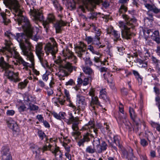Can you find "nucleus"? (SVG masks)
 I'll return each instance as SVG.
<instances>
[{
    "label": "nucleus",
    "mask_w": 160,
    "mask_h": 160,
    "mask_svg": "<svg viewBox=\"0 0 160 160\" xmlns=\"http://www.w3.org/2000/svg\"><path fill=\"white\" fill-rule=\"evenodd\" d=\"M34 28L32 27V30L31 35L28 33L25 34L23 33H17L15 36L9 31H7L5 33V35L10 39L15 38L19 43V45L22 52L24 55L27 57V58L30 60L32 66L34 65V56L32 49V45L29 41V38H31L35 41H37L38 37L33 35Z\"/></svg>",
    "instance_id": "f257e3e1"
},
{
    "label": "nucleus",
    "mask_w": 160,
    "mask_h": 160,
    "mask_svg": "<svg viewBox=\"0 0 160 160\" xmlns=\"http://www.w3.org/2000/svg\"><path fill=\"white\" fill-rule=\"evenodd\" d=\"M118 13L126 22L124 23L122 22H119L118 25L121 29L122 37L126 39H130L132 34L131 29H133L136 24L137 19L134 18H130L127 15L124 14L128 10V4H121Z\"/></svg>",
    "instance_id": "f03ea898"
},
{
    "label": "nucleus",
    "mask_w": 160,
    "mask_h": 160,
    "mask_svg": "<svg viewBox=\"0 0 160 160\" xmlns=\"http://www.w3.org/2000/svg\"><path fill=\"white\" fill-rule=\"evenodd\" d=\"M7 3L11 6L13 10V13L17 16L18 23L21 25L25 33L31 35L33 27L29 20L26 17L22 15V11L20 9V6L17 0H6Z\"/></svg>",
    "instance_id": "7ed1b4c3"
},
{
    "label": "nucleus",
    "mask_w": 160,
    "mask_h": 160,
    "mask_svg": "<svg viewBox=\"0 0 160 160\" xmlns=\"http://www.w3.org/2000/svg\"><path fill=\"white\" fill-rule=\"evenodd\" d=\"M102 3L103 7L105 8L108 7L109 2L105 1L102 2V0H84L82 4L79 6V8L83 12H88L87 17L92 19L96 18L98 13L94 10L96 4H99Z\"/></svg>",
    "instance_id": "20e7f679"
},
{
    "label": "nucleus",
    "mask_w": 160,
    "mask_h": 160,
    "mask_svg": "<svg viewBox=\"0 0 160 160\" xmlns=\"http://www.w3.org/2000/svg\"><path fill=\"white\" fill-rule=\"evenodd\" d=\"M83 128L85 129L89 130L84 132L82 135V138L80 139L78 142V145L79 146L84 147L85 142L88 143L90 141L91 139L94 138V139L98 136V129L95 128L93 122L92 121H90L86 124Z\"/></svg>",
    "instance_id": "39448f33"
},
{
    "label": "nucleus",
    "mask_w": 160,
    "mask_h": 160,
    "mask_svg": "<svg viewBox=\"0 0 160 160\" xmlns=\"http://www.w3.org/2000/svg\"><path fill=\"white\" fill-rule=\"evenodd\" d=\"M32 13L36 20L42 21V25L44 28L47 33H48L49 31L50 23H53L55 20L53 15L51 13L48 14L46 20H44L42 10L34 9L33 11H32Z\"/></svg>",
    "instance_id": "423d86ee"
},
{
    "label": "nucleus",
    "mask_w": 160,
    "mask_h": 160,
    "mask_svg": "<svg viewBox=\"0 0 160 160\" xmlns=\"http://www.w3.org/2000/svg\"><path fill=\"white\" fill-rule=\"evenodd\" d=\"M51 114L55 118L58 119H64V121L68 125H69L72 124V128L74 131H76L78 129L79 119L77 117H74L71 113L69 112V117L68 119L65 118V116H66V114L63 112H60L59 113H57L53 111L51 112Z\"/></svg>",
    "instance_id": "0eeeda50"
},
{
    "label": "nucleus",
    "mask_w": 160,
    "mask_h": 160,
    "mask_svg": "<svg viewBox=\"0 0 160 160\" xmlns=\"http://www.w3.org/2000/svg\"><path fill=\"white\" fill-rule=\"evenodd\" d=\"M10 67V65L4 60L3 57H2L0 58V67L5 71L6 76L8 78L14 82H19L21 79L19 78L18 73H15L8 70Z\"/></svg>",
    "instance_id": "6e6552de"
},
{
    "label": "nucleus",
    "mask_w": 160,
    "mask_h": 160,
    "mask_svg": "<svg viewBox=\"0 0 160 160\" xmlns=\"http://www.w3.org/2000/svg\"><path fill=\"white\" fill-rule=\"evenodd\" d=\"M86 45L82 43L79 46H77L76 47L75 51L78 56L84 60L86 64L91 66L92 65V62L91 61L90 58L86 56L88 53L86 52Z\"/></svg>",
    "instance_id": "1a4fd4ad"
},
{
    "label": "nucleus",
    "mask_w": 160,
    "mask_h": 160,
    "mask_svg": "<svg viewBox=\"0 0 160 160\" xmlns=\"http://www.w3.org/2000/svg\"><path fill=\"white\" fill-rule=\"evenodd\" d=\"M67 63L64 66H61V69L58 73V76L60 80H64L65 77L67 76L68 73L67 71L71 73L73 70H76V68L72 66L71 64L69 61H66Z\"/></svg>",
    "instance_id": "9d476101"
},
{
    "label": "nucleus",
    "mask_w": 160,
    "mask_h": 160,
    "mask_svg": "<svg viewBox=\"0 0 160 160\" xmlns=\"http://www.w3.org/2000/svg\"><path fill=\"white\" fill-rule=\"evenodd\" d=\"M80 93L77 94V97L78 102V105L77 107H76L72 103H70L69 106L72 107L75 111H78L77 113H80V111L83 110L87 105V103L85 101V98L80 95Z\"/></svg>",
    "instance_id": "9b49d317"
},
{
    "label": "nucleus",
    "mask_w": 160,
    "mask_h": 160,
    "mask_svg": "<svg viewBox=\"0 0 160 160\" xmlns=\"http://www.w3.org/2000/svg\"><path fill=\"white\" fill-rule=\"evenodd\" d=\"M52 44L48 43L45 45L44 50L48 55L50 53L54 56L58 51L57 44L54 38L52 39Z\"/></svg>",
    "instance_id": "f8f14e48"
},
{
    "label": "nucleus",
    "mask_w": 160,
    "mask_h": 160,
    "mask_svg": "<svg viewBox=\"0 0 160 160\" xmlns=\"http://www.w3.org/2000/svg\"><path fill=\"white\" fill-rule=\"evenodd\" d=\"M100 140L99 139L95 138L93 140V145L96 143L97 147V153H101L106 150L107 148L108 145L106 142L102 141L100 144Z\"/></svg>",
    "instance_id": "ddd939ff"
},
{
    "label": "nucleus",
    "mask_w": 160,
    "mask_h": 160,
    "mask_svg": "<svg viewBox=\"0 0 160 160\" xmlns=\"http://www.w3.org/2000/svg\"><path fill=\"white\" fill-rule=\"evenodd\" d=\"M63 56L64 57L63 59L65 61L68 59L70 61H73L74 63L77 62L76 57L74 56L72 51L68 49L63 50L62 52Z\"/></svg>",
    "instance_id": "4468645a"
},
{
    "label": "nucleus",
    "mask_w": 160,
    "mask_h": 160,
    "mask_svg": "<svg viewBox=\"0 0 160 160\" xmlns=\"http://www.w3.org/2000/svg\"><path fill=\"white\" fill-rule=\"evenodd\" d=\"M2 160H12V157L8 147L4 146L1 151Z\"/></svg>",
    "instance_id": "2eb2a0df"
},
{
    "label": "nucleus",
    "mask_w": 160,
    "mask_h": 160,
    "mask_svg": "<svg viewBox=\"0 0 160 160\" xmlns=\"http://www.w3.org/2000/svg\"><path fill=\"white\" fill-rule=\"evenodd\" d=\"M99 106L102 107L100 104L98 97H92L90 103V108L92 112H96V108H98Z\"/></svg>",
    "instance_id": "dca6fc26"
},
{
    "label": "nucleus",
    "mask_w": 160,
    "mask_h": 160,
    "mask_svg": "<svg viewBox=\"0 0 160 160\" xmlns=\"http://www.w3.org/2000/svg\"><path fill=\"white\" fill-rule=\"evenodd\" d=\"M129 112L131 119L134 122L133 127V130L137 132L139 130L138 127V123L136 121L138 119L137 115L135 113L133 108L131 107L129 108Z\"/></svg>",
    "instance_id": "f3484780"
},
{
    "label": "nucleus",
    "mask_w": 160,
    "mask_h": 160,
    "mask_svg": "<svg viewBox=\"0 0 160 160\" xmlns=\"http://www.w3.org/2000/svg\"><path fill=\"white\" fill-rule=\"evenodd\" d=\"M44 152V151L50 150L54 154L55 156L56 157L62 153L59 150L58 147H53L52 148V146L49 145L48 146L45 145L42 148H40Z\"/></svg>",
    "instance_id": "a211bd4d"
},
{
    "label": "nucleus",
    "mask_w": 160,
    "mask_h": 160,
    "mask_svg": "<svg viewBox=\"0 0 160 160\" xmlns=\"http://www.w3.org/2000/svg\"><path fill=\"white\" fill-rule=\"evenodd\" d=\"M12 56L16 59V61L17 62L15 63L14 64L17 65L18 63L20 64H22L24 66L27 67L28 66L29 63L25 62L22 58L20 56L19 53L16 51H14V53L12 55Z\"/></svg>",
    "instance_id": "6ab92c4d"
},
{
    "label": "nucleus",
    "mask_w": 160,
    "mask_h": 160,
    "mask_svg": "<svg viewBox=\"0 0 160 160\" xmlns=\"http://www.w3.org/2000/svg\"><path fill=\"white\" fill-rule=\"evenodd\" d=\"M122 157L123 158L128 159L129 160H138L137 158L133 155L132 152V150H129L128 152L126 150L123 151L122 152Z\"/></svg>",
    "instance_id": "aec40b11"
},
{
    "label": "nucleus",
    "mask_w": 160,
    "mask_h": 160,
    "mask_svg": "<svg viewBox=\"0 0 160 160\" xmlns=\"http://www.w3.org/2000/svg\"><path fill=\"white\" fill-rule=\"evenodd\" d=\"M8 126L13 131L16 132H18L19 129L18 126L16 122L14 121L10 120L7 121Z\"/></svg>",
    "instance_id": "412c9836"
},
{
    "label": "nucleus",
    "mask_w": 160,
    "mask_h": 160,
    "mask_svg": "<svg viewBox=\"0 0 160 160\" xmlns=\"http://www.w3.org/2000/svg\"><path fill=\"white\" fill-rule=\"evenodd\" d=\"M67 23L60 19L55 24V28L56 33H59L61 31L62 27L66 26Z\"/></svg>",
    "instance_id": "4be33fe9"
},
{
    "label": "nucleus",
    "mask_w": 160,
    "mask_h": 160,
    "mask_svg": "<svg viewBox=\"0 0 160 160\" xmlns=\"http://www.w3.org/2000/svg\"><path fill=\"white\" fill-rule=\"evenodd\" d=\"M145 7L148 11L152 12L155 14L158 13V9L154 5L145 3L144 4Z\"/></svg>",
    "instance_id": "5701e85b"
},
{
    "label": "nucleus",
    "mask_w": 160,
    "mask_h": 160,
    "mask_svg": "<svg viewBox=\"0 0 160 160\" xmlns=\"http://www.w3.org/2000/svg\"><path fill=\"white\" fill-rule=\"evenodd\" d=\"M12 44L10 42H7L6 43V46L4 47L5 49L9 53V54L8 55V57H9L12 56L14 51H16V50L11 48L10 46Z\"/></svg>",
    "instance_id": "b1692460"
},
{
    "label": "nucleus",
    "mask_w": 160,
    "mask_h": 160,
    "mask_svg": "<svg viewBox=\"0 0 160 160\" xmlns=\"http://www.w3.org/2000/svg\"><path fill=\"white\" fill-rule=\"evenodd\" d=\"M36 52L38 57L43 56L44 53L42 51V46L40 44H38L36 46Z\"/></svg>",
    "instance_id": "393cba45"
},
{
    "label": "nucleus",
    "mask_w": 160,
    "mask_h": 160,
    "mask_svg": "<svg viewBox=\"0 0 160 160\" xmlns=\"http://www.w3.org/2000/svg\"><path fill=\"white\" fill-rule=\"evenodd\" d=\"M83 71L86 74L90 76L91 79H92L94 78V73L92 69L88 67H85L83 68Z\"/></svg>",
    "instance_id": "a878e982"
},
{
    "label": "nucleus",
    "mask_w": 160,
    "mask_h": 160,
    "mask_svg": "<svg viewBox=\"0 0 160 160\" xmlns=\"http://www.w3.org/2000/svg\"><path fill=\"white\" fill-rule=\"evenodd\" d=\"M100 38L97 36H95L93 39L92 44L97 46L99 48H103L105 45H100L101 43L100 42Z\"/></svg>",
    "instance_id": "bb28decb"
},
{
    "label": "nucleus",
    "mask_w": 160,
    "mask_h": 160,
    "mask_svg": "<svg viewBox=\"0 0 160 160\" xmlns=\"http://www.w3.org/2000/svg\"><path fill=\"white\" fill-rule=\"evenodd\" d=\"M90 26L91 28H92L94 31V32L95 33V36L99 37L101 33L100 29L97 27L93 23L91 24Z\"/></svg>",
    "instance_id": "cd10ccee"
},
{
    "label": "nucleus",
    "mask_w": 160,
    "mask_h": 160,
    "mask_svg": "<svg viewBox=\"0 0 160 160\" xmlns=\"http://www.w3.org/2000/svg\"><path fill=\"white\" fill-rule=\"evenodd\" d=\"M94 145L93 146H88L86 149V152L87 153L93 154L95 152H97V147H96V149L95 148Z\"/></svg>",
    "instance_id": "c85d7f7f"
},
{
    "label": "nucleus",
    "mask_w": 160,
    "mask_h": 160,
    "mask_svg": "<svg viewBox=\"0 0 160 160\" xmlns=\"http://www.w3.org/2000/svg\"><path fill=\"white\" fill-rule=\"evenodd\" d=\"M43 57V56H40L38 57L40 62L44 68H49V67L48 64V62L46 60L44 59Z\"/></svg>",
    "instance_id": "c756f323"
},
{
    "label": "nucleus",
    "mask_w": 160,
    "mask_h": 160,
    "mask_svg": "<svg viewBox=\"0 0 160 160\" xmlns=\"http://www.w3.org/2000/svg\"><path fill=\"white\" fill-rule=\"evenodd\" d=\"M135 62L139 64V67H140L144 68L147 67V62H145L140 59L137 58Z\"/></svg>",
    "instance_id": "7c9ffc66"
},
{
    "label": "nucleus",
    "mask_w": 160,
    "mask_h": 160,
    "mask_svg": "<svg viewBox=\"0 0 160 160\" xmlns=\"http://www.w3.org/2000/svg\"><path fill=\"white\" fill-rule=\"evenodd\" d=\"M77 82L78 84L74 88L79 93H82L81 90L79 88V87L82 83L83 84V80L81 78H78V79Z\"/></svg>",
    "instance_id": "2f4dec72"
},
{
    "label": "nucleus",
    "mask_w": 160,
    "mask_h": 160,
    "mask_svg": "<svg viewBox=\"0 0 160 160\" xmlns=\"http://www.w3.org/2000/svg\"><path fill=\"white\" fill-rule=\"evenodd\" d=\"M28 82V81L27 80H25L23 82H19L18 85V88L21 89L24 88L27 86Z\"/></svg>",
    "instance_id": "473e14b6"
},
{
    "label": "nucleus",
    "mask_w": 160,
    "mask_h": 160,
    "mask_svg": "<svg viewBox=\"0 0 160 160\" xmlns=\"http://www.w3.org/2000/svg\"><path fill=\"white\" fill-rule=\"evenodd\" d=\"M108 33L113 35L117 40H118L120 37V34L118 33V31L114 30H112L111 32H109L108 31Z\"/></svg>",
    "instance_id": "72a5a7b5"
},
{
    "label": "nucleus",
    "mask_w": 160,
    "mask_h": 160,
    "mask_svg": "<svg viewBox=\"0 0 160 160\" xmlns=\"http://www.w3.org/2000/svg\"><path fill=\"white\" fill-rule=\"evenodd\" d=\"M38 134L41 140H43L44 138H46V141L47 142L48 140L46 135L45 133L42 130H39L38 132Z\"/></svg>",
    "instance_id": "f704fd0d"
},
{
    "label": "nucleus",
    "mask_w": 160,
    "mask_h": 160,
    "mask_svg": "<svg viewBox=\"0 0 160 160\" xmlns=\"http://www.w3.org/2000/svg\"><path fill=\"white\" fill-rule=\"evenodd\" d=\"M6 14L3 12L0 13V15L3 19V22L5 24H7L9 22V20L6 18Z\"/></svg>",
    "instance_id": "c9c22d12"
},
{
    "label": "nucleus",
    "mask_w": 160,
    "mask_h": 160,
    "mask_svg": "<svg viewBox=\"0 0 160 160\" xmlns=\"http://www.w3.org/2000/svg\"><path fill=\"white\" fill-rule=\"evenodd\" d=\"M155 85L153 88V90L157 96H158L160 94V89L157 87L160 86V84L158 82H155L154 83Z\"/></svg>",
    "instance_id": "e433bc0d"
},
{
    "label": "nucleus",
    "mask_w": 160,
    "mask_h": 160,
    "mask_svg": "<svg viewBox=\"0 0 160 160\" xmlns=\"http://www.w3.org/2000/svg\"><path fill=\"white\" fill-rule=\"evenodd\" d=\"M57 101L55 102V103H56L58 107V104L59 103L62 105H64L65 103V100L64 99V97L62 98H57Z\"/></svg>",
    "instance_id": "4c0bfd02"
},
{
    "label": "nucleus",
    "mask_w": 160,
    "mask_h": 160,
    "mask_svg": "<svg viewBox=\"0 0 160 160\" xmlns=\"http://www.w3.org/2000/svg\"><path fill=\"white\" fill-rule=\"evenodd\" d=\"M152 61V63L156 65L157 67H158L159 66V60L156 57L153 56H152L151 57Z\"/></svg>",
    "instance_id": "58836bf2"
},
{
    "label": "nucleus",
    "mask_w": 160,
    "mask_h": 160,
    "mask_svg": "<svg viewBox=\"0 0 160 160\" xmlns=\"http://www.w3.org/2000/svg\"><path fill=\"white\" fill-rule=\"evenodd\" d=\"M99 97L100 98L102 99L106 102L109 101V98L107 96L106 94L103 95H100Z\"/></svg>",
    "instance_id": "ea45409f"
},
{
    "label": "nucleus",
    "mask_w": 160,
    "mask_h": 160,
    "mask_svg": "<svg viewBox=\"0 0 160 160\" xmlns=\"http://www.w3.org/2000/svg\"><path fill=\"white\" fill-rule=\"evenodd\" d=\"M151 38L152 39L156 37L159 36V32L158 31L156 30L154 32L152 31V32L151 35Z\"/></svg>",
    "instance_id": "a19ab883"
},
{
    "label": "nucleus",
    "mask_w": 160,
    "mask_h": 160,
    "mask_svg": "<svg viewBox=\"0 0 160 160\" xmlns=\"http://www.w3.org/2000/svg\"><path fill=\"white\" fill-rule=\"evenodd\" d=\"M88 49L90 50L93 53L97 55L99 54V53L95 51L93 47L91 45L88 46Z\"/></svg>",
    "instance_id": "79ce46f5"
},
{
    "label": "nucleus",
    "mask_w": 160,
    "mask_h": 160,
    "mask_svg": "<svg viewBox=\"0 0 160 160\" xmlns=\"http://www.w3.org/2000/svg\"><path fill=\"white\" fill-rule=\"evenodd\" d=\"M31 111H34L38 109V107L34 104H30L29 106V108Z\"/></svg>",
    "instance_id": "37998d69"
},
{
    "label": "nucleus",
    "mask_w": 160,
    "mask_h": 160,
    "mask_svg": "<svg viewBox=\"0 0 160 160\" xmlns=\"http://www.w3.org/2000/svg\"><path fill=\"white\" fill-rule=\"evenodd\" d=\"M114 141L113 142L115 143L116 145L118 146L119 147H120V145L119 144V141L118 138L117 136H115L114 137Z\"/></svg>",
    "instance_id": "c03bdc74"
},
{
    "label": "nucleus",
    "mask_w": 160,
    "mask_h": 160,
    "mask_svg": "<svg viewBox=\"0 0 160 160\" xmlns=\"http://www.w3.org/2000/svg\"><path fill=\"white\" fill-rule=\"evenodd\" d=\"M93 38L91 36H86L85 40L87 42L88 44H89L91 43L92 44Z\"/></svg>",
    "instance_id": "a18cd8bd"
},
{
    "label": "nucleus",
    "mask_w": 160,
    "mask_h": 160,
    "mask_svg": "<svg viewBox=\"0 0 160 160\" xmlns=\"http://www.w3.org/2000/svg\"><path fill=\"white\" fill-rule=\"evenodd\" d=\"M123 124L127 126V128L129 129L130 128V123L129 122L127 121L125 117L124 118V119L123 120Z\"/></svg>",
    "instance_id": "49530a36"
},
{
    "label": "nucleus",
    "mask_w": 160,
    "mask_h": 160,
    "mask_svg": "<svg viewBox=\"0 0 160 160\" xmlns=\"http://www.w3.org/2000/svg\"><path fill=\"white\" fill-rule=\"evenodd\" d=\"M64 94L65 95V96L67 98V101L70 102V95L69 94V92L66 89H65L64 91Z\"/></svg>",
    "instance_id": "de8ad7c7"
},
{
    "label": "nucleus",
    "mask_w": 160,
    "mask_h": 160,
    "mask_svg": "<svg viewBox=\"0 0 160 160\" xmlns=\"http://www.w3.org/2000/svg\"><path fill=\"white\" fill-rule=\"evenodd\" d=\"M26 107L24 105L20 106L18 108L19 111L20 112H24L26 109Z\"/></svg>",
    "instance_id": "09e8293b"
},
{
    "label": "nucleus",
    "mask_w": 160,
    "mask_h": 160,
    "mask_svg": "<svg viewBox=\"0 0 160 160\" xmlns=\"http://www.w3.org/2000/svg\"><path fill=\"white\" fill-rule=\"evenodd\" d=\"M140 143L143 147H146L148 145V143L146 140L144 139H141L140 141Z\"/></svg>",
    "instance_id": "8fccbe9b"
},
{
    "label": "nucleus",
    "mask_w": 160,
    "mask_h": 160,
    "mask_svg": "<svg viewBox=\"0 0 160 160\" xmlns=\"http://www.w3.org/2000/svg\"><path fill=\"white\" fill-rule=\"evenodd\" d=\"M75 84V82L72 79H70L68 81L66 82L65 85H73Z\"/></svg>",
    "instance_id": "3c124183"
},
{
    "label": "nucleus",
    "mask_w": 160,
    "mask_h": 160,
    "mask_svg": "<svg viewBox=\"0 0 160 160\" xmlns=\"http://www.w3.org/2000/svg\"><path fill=\"white\" fill-rule=\"evenodd\" d=\"M112 75H110V74L108 72L106 73L103 75L104 79L107 80L108 82V78H110Z\"/></svg>",
    "instance_id": "603ef678"
},
{
    "label": "nucleus",
    "mask_w": 160,
    "mask_h": 160,
    "mask_svg": "<svg viewBox=\"0 0 160 160\" xmlns=\"http://www.w3.org/2000/svg\"><path fill=\"white\" fill-rule=\"evenodd\" d=\"M63 146L64 147L65 149L66 150L67 152H70V147L66 143L64 142L63 143Z\"/></svg>",
    "instance_id": "864d4df0"
},
{
    "label": "nucleus",
    "mask_w": 160,
    "mask_h": 160,
    "mask_svg": "<svg viewBox=\"0 0 160 160\" xmlns=\"http://www.w3.org/2000/svg\"><path fill=\"white\" fill-rule=\"evenodd\" d=\"M147 14L149 17L147 18V19L149 20H152L153 19V14L151 13L150 11H148L147 12Z\"/></svg>",
    "instance_id": "5fc2aeb1"
},
{
    "label": "nucleus",
    "mask_w": 160,
    "mask_h": 160,
    "mask_svg": "<svg viewBox=\"0 0 160 160\" xmlns=\"http://www.w3.org/2000/svg\"><path fill=\"white\" fill-rule=\"evenodd\" d=\"M14 113V111L12 110H8L6 112L7 115L8 116H12Z\"/></svg>",
    "instance_id": "6e6d98bb"
},
{
    "label": "nucleus",
    "mask_w": 160,
    "mask_h": 160,
    "mask_svg": "<svg viewBox=\"0 0 160 160\" xmlns=\"http://www.w3.org/2000/svg\"><path fill=\"white\" fill-rule=\"evenodd\" d=\"M36 118L39 122H44L43 118L41 115H38L37 116Z\"/></svg>",
    "instance_id": "4d7b16f0"
},
{
    "label": "nucleus",
    "mask_w": 160,
    "mask_h": 160,
    "mask_svg": "<svg viewBox=\"0 0 160 160\" xmlns=\"http://www.w3.org/2000/svg\"><path fill=\"white\" fill-rule=\"evenodd\" d=\"M48 74H47V73L44 74L42 77L43 80L45 81H47L48 78Z\"/></svg>",
    "instance_id": "13d9d810"
},
{
    "label": "nucleus",
    "mask_w": 160,
    "mask_h": 160,
    "mask_svg": "<svg viewBox=\"0 0 160 160\" xmlns=\"http://www.w3.org/2000/svg\"><path fill=\"white\" fill-rule=\"evenodd\" d=\"M54 5L58 8V10H59L60 11H61L63 9L58 4L57 2Z\"/></svg>",
    "instance_id": "bf43d9fd"
},
{
    "label": "nucleus",
    "mask_w": 160,
    "mask_h": 160,
    "mask_svg": "<svg viewBox=\"0 0 160 160\" xmlns=\"http://www.w3.org/2000/svg\"><path fill=\"white\" fill-rule=\"evenodd\" d=\"M88 78H85L83 81V85L86 86L88 84Z\"/></svg>",
    "instance_id": "052dcab7"
},
{
    "label": "nucleus",
    "mask_w": 160,
    "mask_h": 160,
    "mask_svg": "<svg viewBox=\"0 0 160 160\" xmlns=\"http://www.w3.org/2000/svg\"><path fill=\"white\" fill-rule=\"evenodd\" d=\"M89 94L90 96H91L92 97H95L94 96V90L93 89H91L89 92Z\"/></svg>",
    "instance_id": "680f3d73"
},
{
    "label": "nucleus",
    "mask_w": 160,
    "mask_h": 160,
    "mask_svg": "<svg viewBox=\"0 0 160 160\" xmlns=\"http://www.w3.org/2000/svg\"><path fill=\"white\" fill-rule=\"evenodd\" d=\"M38 84L39 86L42 88H44L45 86L44 83L42 80H39L38 81Z\"/></svg>",
    "instance_id": "e2e57ef3"
},
{
    "label": "nucleus",
    "mask_w": 160,
    "mask_h": 160,
    "mask_svg": "<svg viewBox=\"0 0 160 160\" xmlns=\"http://www.w3.org/2000/svg\"><path fill=\"white\" fill-rule=\"evenodd\" d=\"M154 41H155L157 43H160V36L155 38L152 39Z\"/></svg>",
    "instance_id": "0e129e2a"
},
{
    "label": "nucleus",
    "mask_w": 160,
    "mask_h": 160,
    "mask_svg": "<svg viewBox=\"0 0 160 160\" xmlns=\"http://www.w3.org/2000/svg\"><path fill=\"white\" fill-rule=\"evenodd\" d=\"M42 122L43 123V125L46 128H49L50 125L48 122L46 120Z\"/></svg>",
    "instance_id": "69168bd1"
},
{
    "label": "nucleus",
    "mask_w": 160,
    "mask_h": 160,
    "mask_svg": "<svg viewBox=\"0 0 160 160\" xmlns=\"http://www.w3.org/2000/svg\"><path fill=\"white\" fill-rule=\"evenodd\" d=\"M69 152H66L65 153V156L69 160H71V155L69 153Z\"/></svg>",
    "instance_id": "338daca9"
},
{
    "label": "nucleus",
    "mask_w": 160,
    "mask_h": 160,
    "mask_svg": "<svg viewBox=\"0 0 160 160\" xmlns=\"http://www.w3.org/2000/svg\"><path fill=\"white\" fill-rule=\"evenodd\" d=\"M141 160H148L147 157L145 155H140Z\"/></svg>",
    "instance_id": "774afa93"
}]
</instances>
